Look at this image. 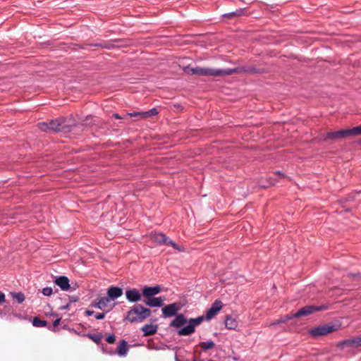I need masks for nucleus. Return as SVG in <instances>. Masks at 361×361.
I'll use <instances>...</instances> for the list:
<instances>
[{
    "instance_id": "nucleus-26",
    "label": "nucleus",
    "mask_w": 361,
    "mask_h": 361,
    "mask_svg": "<svg viewBox=\"0 0 361 361\" xmlns=\"http://www.w3.org/2000/svg\"><path fill=\"white\" fill-rule=\"evenodd\" d=\"M88 338L91 339L92 341H94L96 344L99 345L102 341V338L103 337V335L102 333H97V334H90L88 333L85 335Z\"/></svg>"
},
{
    "instance_id": "nucleus-29",
    "label": "nucleus",
    "mask_w": 361,
    "mask_h": 361,
    "mask_svg": "<svg viewBox=\"0 0 361 361\" xmlns=\"http://www.w3.org/2000/svg\"><path fill=\"white\" fill-rule=\"evenodd\" d=\"M11 295L13 299H16L18 304H21L25 301V295L22 292H11Z\"/></svg>"
},
{
    "instance_id": "nucleus-59",
    "label": "nucleus",
    "mask_w": 361,
    "mask_h": 361,
    "mask_svg": "<svg viewBox=\"0 0 361 361\" xmlns=\"http://www.w3.org/2000/svg\"><path fill=\"white\" fill-rule=\"evenodd\" d=\"M63 329H66V325H64V326H63Z\"/></svg>"
},
{
    "instance_id": "nucleus-43",
    "label": "nucleus",
    "mask_w": 361,
    "mask_h": 361,
    "mask_svg": "<svg viewBox=\"0 0 361 361\" xmlns=\"http://www.w3.org/2000/svg\"><path fill=\"white\" fill-rule=\"evenodd\" d=\"M63 45H67L68 47H69L71 50L73 51H76V47H74V46H69L70 44H66V43H64V42H61V43H59L58 45L55 46V47H61Z\"/></svg>"
},
{
    "instance_id": "nucleus-37",
    "label": "nucleus",
    "mask_w": 361,
    "mask_h": 361,
    "mask_svg": "<svg viewBox=\"0 0 361 361\" xmlns=\"http://www.w3.org/2000/svg\"><path fill=\"white\" fill-rule=\"evenodd\" d=\"M126 118H129L131 117L140 116V118H142V112L133 111L131 113H127V114H126Z\"/></svg>"
},
{
    "instance_id": "nucleus-52",
    "label": "nucleus",
    "mask_w": 361,
    "mask_h": 361,
    "mask_svg": "<svg viewBox=\"0 0 361 361\" xmlns=\"http://www.w3.org/2000/svg\"><path fill=\"white\" fill-rule=\"evenodd\" d=\"M355 143L357 145H361V139H358L357 140L355 141Z\"/></svg>"
},
{
    "instance_id": "nucleus-17",
    "label": "nucleus",
    "mask_w": 361,
    "mask_h": 361,
    "mask_svg": "<svg viewBox=\"0 0 361 361\" xmlns=\"http://www.w3.org/2000/svg\"><path fill=\"white\" fill-rule=\"evenodd\" d=\"M129 349V345L128 344V342L122 339L120 341L116 351H110L108 352L104 347H102V351L106 353H109L110 355H113L114 353H117L119 356H125L127 355L128 351Z\"/></svg>"
},
{
    "instance_id": "nucleus-21",
    "label": "nucleus",
    "mask_w": 361,
    "mask_h": 361,
    "mask_svg": "<svg viewBox=\"0 0 361 361\" xmlns=\"http://www.w3.org/2000/svg\"><path fill=\"white\" fill-rule=\"evenodd\" d=\"M247 15V10L246 8H239L235 11H232L230 13H226L222 15L223 18L230 20L233 18H237L243 16Z\"/></svg>"
},
{
    "instance_id": "nucleus-7",
    "label": "nucleus",
    "mask_w": 361,
    "mask_h": 361,
    "mask_svg": "<svg viewBox=\"0 0 361 361\" xmlns=\"http://www.w3.org/2000/svg\"><path fill=\"white\" fill-rule=\"evenodd\" d=\"M329 308V305L328 304H322L321 305H306L295 312L294 317L296 319L302 317H306L315 312L326 310Z\"/></svg>"
},
{
    "instance_id": "nucleus-8",
    "label": "nucleus",
    "mask_w": 361,
    "mask_h": 361,
    "mask_svg": "<svg viewBox=\"0 0 361 361\" xmlns=\"http://www.w3.org/2000/svg\"><path fill=\"white\" fill-rule=\"evenodd\" d=\"M152 239L160 245H171L178 251H183L184 250L183 247H180L178 244L170 240L168 237L166 236L165 234L162 233H154L152 236Z\"/></svg>"
},
{
    "instance_id": "nucleus-6",
    "label": "nucleus",
    "mask_w": 361,
    "mask_h": 361,
    "mask_svg": "<svg viewBox=\"0 0 361 361\" xmlns=\"http://www.w3.org/2000/svg\"><path fill=\"white\" fill-rule=\"evenodd\" d=\"M224 76L229 75L232 74H240L242 73H246L248 74H262L266 73L264 68H257L255 66H239L234 68H226L223 69Z\"/></svg>"
},
{
    "instance_id": "nucleus-55",
    "label": "nucleus",
    "mask_w": 361,
    "mask_h": 361,
    "mask_svg": "<svg viewBox=\"0 0 361 361\" xmlns=\"http://www.w3.org/2000/svg\"><path fill=\"white\" fill-rule=\"evenodd\" d=\"M89 121V116H87L85 120H84V121Z\"/></svg>"
},
{
    "instance_id": "nucleus-60",
    "label": "nucleus",
    "mask_w": 361,
    "mask_h": 361,
    "mask_svg": "<svg viewBox=\"0 0 361 361\" xmlns=\"http://www.w3.org/2000/svg\"><path fill=\"white\" fill-rule=\"evenodd\" d=\"M4 310H0V314H2Z\"/></svg>"
},
{
    "instance_id": "nucleus-45",
    "label": "nucleus",
    "mask_w": 361,
    "mask_h": 361,
    "mask_svg": "<svg viewBox=\"0 0 361 361\" xmlns=\"http://www.w3.org/2000/svg\"><path fill=\"white\" fill-rule=\"evenodd\" d=\"M51 45H52V43L50 41H47V42L41 43L39 46L41 48L43 49V48H46L48 46H51Z\"/></svg>"
},
{
    "instance_id": "nucleus-51",
    "label": "nucleus",
    "mask_w": 361,
    "mask_h": 361,
    "mask_svg": "<svg viewBox=\"0 0 361 361\" xmlns=\"http://www.w3.org/2000/svg\"><path fill=\"white\" fill-rule=\"evenodd\" d=\"M357 128H358L359 135H361V125L357 126Z\"/></svg>"
},
{
    "instance_id": "nucleus-28",
    "label": "nucleus",
    "mask_w": 361,
    "mask_h": 361,
    "mask_svg": "<svg viewBox=\"0 0 361 361\" xmlns=\"http://www.w3.org/2000/svg\"><path fill=\"white\" fill-rule=\"evenodd\" d=\"M199 346L203 351L206 352L214 348L215 347V343L212 341H203L200 343Z\"/></svg>"
},
{
    "instance_id": "nucleus-44",
    "label": "nucleus",
    "mask_w": 361,
    "mask_h": 361,
    "mask_svg": "<svg viewBox=\"0 0 361 361\" xmlns=\"http://www.w3.org/2000/svg\"><path fill=\"white\" fill-rule=\"evenodd\" d=\"M112 117L116 118V119H126L127 118L126 116V114H124L123 116H121L120 114H117V113H114L112 114Z\"/></svg>"
},
{
    "instance_id": "nucleus-38",
    "label": "nucleus",
    "mask_w": 361,
    "mask_h": 361,
    "mask_svg": "<svg viewBox=\"0 0 361 361\" xmlns=\"http://www.w3.org/2000/svg\"><path fill=\"white\" fill-rule=\"evenodd\" d=\"M61 320V317H58L56 318L54 322H53V328L51 329V331H56V328L58 327V326L60 324V322ZM49 329H51V326H49Z\"/></svg>"
},
{
    "instance_id": "nucleus-12",
    "label": "nucleus",
    "mask_w": 361,
    "mask_h": 361,
    "mask_svg": "<svg viewBox=\"0 0 361 361\" xmlns=\"http://www.w3.org/2000/svg\"><path fill=\"white\" fill-rule=\"evenodd\" d=\"M165 300V296L155 297L151 295L143 296L142 301L146 306L149 307H163Z\"/></svg>"
},
{
    "instance_id": "nucleus-42",
    "label": "nucleus",
    "mask_w": 361,
    "mask_h": 361,
    "mask_svg": "<svg viewBox=\"0 0 361 361\" xmlns=\"http://www.w3.org/2000/svg\"><path fill=\"white\" fill-rule=\"evenodd\" d=\"M105 315H106L105 312H98L94 314V317L96 319L102 320V319H104Z\"/></svg>"
},
{
    "instance_id": "nucleus-35",
    "label": "nucleus",
    "mask_w": 361,
    "mask_h": 361,
    "mask_svg": "<svg viewBox=\"0 0 361 361\" xmlns=\"http://www.w3.org/2000/svg\"><path fill=\"white\" fill-rule=\"evenodd\" d=\"M106 341L109 344H113L116 342V336L114 334H109L105 338Z\"/></svg>"
},
{
    "instance_id": "nucleus-15",
    "label": "nucleus",
    "mask_w": 361,
    "mask_h": 361,
    "mask_svg": "<svg viewBox=\"0 0 361 361\" xmlns=\"http://www.w3.org/2000/svg\"><path fill=\"white\" fill-rule=\"evenodd\" d=\"M223 303L220 300H216L212 305V306L206 311L204 316L206 321L211 320L214 317L217 313L221 310Z\"/></svg>"
},
{
    "instance_id": "nucleus-31",
    "label": "nucleus",
    "mask_w": 361,
    "mask_h": 361,
    "mask_svg": "<svg viewBox=\"0 0 361 361\" xmlns=\"http://www.w3.org/2000/svg\"><path fill=\"white\" fill-rule=\"evenodd\" d=\"M294 313L293 314H286L285 316L281 317L279 319L276 320L275 322L273 323L274 325L279 324L282 323H286L288 321L294 319Z\"/></svg>"
},
{
    "instance_id": "nucleus-11",
    "label": "nucleus",
    "mask_w": 361,
    "mask_h": 361,
    "mask_svg": "<svg viewBox=\"0 0 361 361\" xmlns=\"http://www.w3.org/2000/svg\"><path fill=\"white\" fill-rule=\"evenodd\" d=\"M125 295L129 302L137 304L138 302L142 300V297H143V288L141 289V291L135 288H128L125 292Z\"/></svg>"
},
{
    "instance_id": "nucleus-54",
    "label": "nucleus",
    "mask_w": 361,
    "mask_h": 361,
    "mask_svg": "<svg viewBox=\"0 0 361 361\" xmlns=\"http://www.w3.org/2000/svg\"><path fill=\"white\" fill-rule=\"evenodd\" d=\"M174 106H176V108L180 107V104H175Z\"/></svg>"
},
{
    "instance_id": "nucleus-39",
    "label": "nucleus",
    "mask_w": 361,
    "mask_h": 361,
    "mask_svg": "<svg viewBox=\"0 0 361 361\" xmlns=\"http://www.w3.org/2000/svg\"><path fill=\"white\" fill-rule=\"evenodd\" d=\"M271 185V182H269V181H266L265 183H264L263 181H260L259 183V186L262 188H269L270 186Z\"/></svg>"
},
{
    "instance_id": "nucleus-9",
    "label": "nucleus",
    "mask_w": 361,
    "mask_h": 361,
    "mask_svg": "<svg viewBox=\"0 0 361 361\" xmlns=\"http://www.w3.org/2000/svg\"><path fill=\"white\" fill-rule=\"evenodd\" d=\"M182 305L180 302H176L173 303H171L169 305H165L162 307V317L169 318L174 317L176 318V315H178L180 313L178 312L181 309Z\"/></svg>"
},
{
    "instance_id": "nucleus-3",
    "label": "nucleus",
    "mask_w": 361,
    "mask_h": 361,
    "mask_svg": "<svg viewBox=\"0 0 361 361\" xmlns=\"http://www.w3.org/2000/svg\"><path fill=\"white\" fill-rule=\"evenodd\" d=\"M341 322L338 320L331 321L309 329L308 334L313 338H318L338 331L341 329Z\"/></svg>"
},
{
    "instance_id": "nucleus-57",
    "label": "nucleus",
    "mask_w": 361,
    "mask_h": 361,
    "mask_svg": "<svg viewBox=\"0 0 361 361\" xmlns=\"http://www.w3.org/2000/svg\"><path fill=\"white\" fill-rule=\"evenodd\" d=\"M155 321H156V319H151V322H154Z\"/></svg>"
},
{
    "instance_id": "nucleus-53",
    "label": "nucleus",
    "mask_w": 361,
    "mask_h": 361,
    "mask_svg": "<svg viewBox=\"0 0 361 361\" xmlns=\"http://www.w3.org/2000/svg\"><path fill=\"white\" fill-rule=\"evenodd\" d=\"M276 173L280 175V176H283V177H284V174L281 173L280 171H277Z\"/></svg>"
},
{
    "instance_id": "nucleus-33",
    "label": "nucleus",
    "mask_w": 361,
    "mask_h": 361,
    "mask_svg": "<svg viewBox=\"0 0 361 361\" xmlns=\"http://www.w3.org/2000/svg\"><path fill=\"white\" fill-rule=\"evenodd\" d=\"M91 44H95V43H90V44H74V43H70V47L71 46H74V47H79L80 49H87V47H94V45H91Z\"/></svg>"
},
{
    "instance_id": "nucleus-56",
    "label": "nucleus",
    "mask_w": 361,
    "mask_h": 361,
    "mask_svg": "<svg viewBox=\"0 0 361 361\" xmlns=\"http://www.w3.org/2000/svg\"><path fill=\"white\" fill-rule=\"evenodd\" d=\"M214 335L215 336H217L219 335V334H218V333H214Z\"/></svg>"
},
{
    "instance_id": "nucleus-48",
    "label": "nucleus",
    "mask_w": 361,
    "mask_h": 361,
    "mask_svg": "<svg viewBox=\"0 0 361 361\" xmlns=\"http://www.w3.org/2000/svg\"><path fill=\"white\" fill-rule=\"evenodd\" d=\"M349 275L353 277H355V278L361 279V274L359 272L354 273V274H350Z\"/></svg>"
},
{
    "instance_id": "nucleus-5",
    "label": "nucleus",
    "mask_w": 361,
    "mask_h": 361,
    "mask_svg": "<svg viewBox=\"0 0 361 361\" xmlns=\"http://www.w3.org/2000/svg\"><path fill=\"white\" fill-rule=\"evenodd\" d=\"M59 133H67L72 130L73 127L77 126V123L73 116L69 117L59 116L56 118Z\"/></svg>"
},
{
    "instance_id": "nucleus-47",
    "label": "nucleus",
    "mask_w": 361,
    "mask_h": 361,
    "mask_svg": "<svg viewBox=\"0 0 361 361\" xmlns=\"http://www.w3.org/2000/svg\"><path fill=\"white\" fill-rule=\"evenodd\" d=\"M94 313V312L92 311V310H86L85 312V315L87 316V317H90V316L93 315Z\"/></svg>"
},
{
    "instance_id": "nucleus-25",
    "label": "nucleus",
    "mask_w": 361,
    "mask_h": 361,
    "mask_svg": "<svg viewBox=\"0 0 361 361\" xmlns=\"http://www.w3.org/2000/svg\"><path fill=\"white\" fill-rule=\"evenodd\" d=\"M109 301L106 300V297H102L100 298H98L97 300L92 302L90 307H95L99 310H104V308L107 305V303Z\"/></svg>"
},
{
    "instance_id": "nucleus-49",
    "label": "nucleus",
    "mask_w": 361,
    "mask_h": 361,
    "mask_svg": "<svg viewBox=\"0 0 361 361\" xmlns=\"http://www.w3.org/2000/svg\"><path fill=\"white\" fill-rule=\"evenodd\" d=\"M50 315H51V316H53V317H56V318H58V317H59V314H58L57 312H51L50 313Z\"/></svg>"
},
{
    "instance_id": "nucleus-30",
    "label": "nucleus",
    "mask_w": 361,
    "mask_h": 361,
    "mask_svg": "<svg viewBox=\"0 0 361 361\" xmlns=\"http://www.w3.org/2000/svg\"><path fill=\"white\" fill-rule=\"evenodd\" d=\"M159 114V111L157 108H152L149 111L142 112V118H150L156 116Z\"/></svg>"
},
{
    "instance_id": "nucleus-46",
    "label": "nucleus",
    "mask_w": 361,
    "mask_h": 361,
    "mask_svg": "<svg viewBox=\"0 0 361 361\" xmlns=\"http://www.w3.org/2000/svg\"><path fill=\"white\" fill-rule=\"evenodd\" d=\"M6 302V297L4 293L0 291V305Z\"/></svg>"
},
{
    "instance_id": "nucleus-20",
    "label": "nucleus",
    "mask_w": 361,
    "mask_h": 361,
    "mask_svg": "<svg viewBox=\"0 0 361 361\" xmlns=\"http://www.w3.org/2000/svg\"><path fill=\"white\" fill-rule=\"evenodd\" d=\"M158 330V325L151 324H147L141 328V331L143 332V336L148 337L154 336L157 334Z\"/></svg>"
},
{
    "instance_id": "nucleus-36",
    "label": "nucleus",
    "mask_w": 361,
    "mask_h": 361,
    "mask_svg": "<svg viewBox=\"0 0 361 361\" xmlns=\"http://www.w3.org/2000/svg\"><path fill=\"white\" fill-rule=\"evenodd\" d=\"M42 293L45 296H50L53 293V289L51 287H46L42 288Z\"/></svg>"
},
{
    "instance_id": "nucleus-50",
    "label": "nucleus",
    "mask_w": 361,
    "mask_h": 361,
    "mask_svg": "<svg viewBox=\"0 0 361 361\" xmlns=\"http://www.w3.org/2000/svg\"><path fill=\"white\" fill-rule=\"evenodd\" d=\"M342 207L344 209V211L346 212H350V210H351L350 208L345 207L343 204L342 205Z\"/></svg>"
},
{
    "instance_id": "nucleus-19",
    "label": "nucleus",
    "mask_w": 361,
    "mask_h": 361,
    "mask_svg": "<svg viewBox=\"0 0 361 361\" xmlns=\"http://www.w3.org/2000/svg\"><path fill=\"white\" fill-rule=\"evenodd\" d=\"M341 138H347L345 129L326 133L324 141H326L327 140H336Z\"/></svg>"
},
{
    "instance_id": "nucleus-18",
    "label": "nucleus",
    "mask_w": 361,
    "mask_h": 361,
    "mask_svg": "<svg viewBox=\"0 0 361 361\" xmlns=\"http://www.w3.org/2000/svg\"><path fill=\"white\" fill-rule=\"evenodd\" d=\"M69 279L66 276H56L54 283L62 290L67 291L71 289Z\"/></svg>"
},
{
    "instance_id": "nucleus-27",
    "label": "nucleus",
    "mask_w": 361,
    "mask_h": 361,
    "mask_svg": "<svg viewBox=\"0 0 361 361\" xmlns=\"http://www.w3.org/2000/svg\"><path fill=\"white\" fill-rule=\"evenodd\" d=\"M32 323L36 327H46L48 325V322L46 320L41 319L39 317H34Z\"/></svg>"
},
{
    "instance_id": "nucleus-1",
    "label": "nucleus",
    "mask_w": 361,
    "mask_h": 361,
    "mask_svg": "<svg viewBox=\"0 0 361 361\" xmlns=\"http://www.w3.org/2000/svg\"><path fill=\"white\" fill-rule=\"evenodd\" d=\"M204 320V315L188 319L183 313H180L170 322L169 326L176 329L178 336H186L194 334L195 327L200 325Z\"/></svg>"
},
{
    "instance_id": "nucleus-16",
    "label": "nucleus",
    "mask_w": 361,
    "mask_h": 361,
    "mask_svg": "<svg viewBox=\"0 0 361 361\" xmlns=\"http://www.w3.org/2000/svg\"><path fill=\"white\" fill-rule=\"evenodd\" d=\"M123 290L122 288L115 286H111L107 288L106 290V300L110 302L115 300L122 296Z\"/></svg>"
},
{
    "instance_id": "nucleus-10",
    "label": "nucleus",
    "mask_w": 361,
    "mask_h": 361,
    "mask_svg": "<svg viewBox=\"0 0 361 361\" xmlns=\"http://www.w3.org/2000/svg\"><path fill=\"white\" fill-rule=\"evenodd\" d=\"M80 298L77 295H68L64 294L63 297L57 299L56 304L59 305V310H68L72 302L79 301Z\"/></svg>"
},
{
    "instance_id": "nucleus-41",
    "label": "nucleus",
    "mask_w": 361,
    "mask_h": 361,
    "mask_svg": "<svg viewBox=\"0 0 361 361\" xmlns=\"http://www.w3.org/2000/svg\"><path fill=\"white\" fill-rule=\"evenodd\" d=\"M353 200H354L353 197H348L343 198V199L338 200V202L341 205H343V204H345V202H347L348 201H353Z\"/></svg>"
},
{
    "instance_id": "nucleus-13",
    "label": "nucleus",
    "mask_w": 361,
    "mask_h": 361,
    "mask_svg": "<svg viewBox=\"0 0 361 361\" xmlns=\"http://www.w3.org/2000/svg\"><path fill=\"white\" fill-rule=\"evenodd\" d=\"M336 346L343 350L345 348H357L361 346V336L353 337L343 340L336 344Z\"/></svg>"
},
{
    "instance_id": "nucleus-34",
    "label": "nucleus",
    "mask_w": 361,
    "mask_h": 361,
    "mask_svg": "<svg viewBox=\"0 0 361 361\" xmlns=\"http://www.w3.org/2000/svg\"><path fill=\"white\" fill-rule=\"evenodd\" d=\"M129 39H124V38H116V39H112L111 42L117 43L116 44H126V47L128 45Z\"/></svg>"
},
{
    "instance_id": "nucleus-4",
    "label": "nucleus",
    "mask_w": 361,
    "mask_h": 361,
    "mask_svg": "<svg viewBox=\"0 0 361 361\" xmlns=\"http://www.w3.org/2000/svg\"><path fill=\"white\" fill-rule=\"evenodd\" d=\"M184 73L189 75H197L201 76H214V77H223V69H214L210 68L195 67L192 68L190 65L183 67Z\"/></svg>"
},
{
    "instance_id": "nucleus-58",
    "label": "nucleus",
    "mask_w": 361,
    "mask_h": 361,
    "mask_svg": "<svg viewBox=\"0 0 361 361\" xmlns=\"http://www.w3.org/2000/svg\"><path fill=\"white\" fill-rule=\"evenodd\" d=\"M63 301H64V300H62V302H61L62 303H61V304H62V305H66V304H65V302H63Z\"/></svg>"
},
{
    "instance_id": "nucleus-24",
    "label": "nucleus",
    "mask_w": 361,
    "mask_h": 361,
    "mask_svg": "<svg viewBox=\"0 0 361 361\" xmlns=\"http://www.w3.org/2000/svg\"><path fill=\"white\" fill-rule=\"evenodd\" d=\"M225 326L229 330H236L238 326V322L234 318H233L230 314H228L225 317Z\"/></svg>"
},
{
    "instance_id": "nucleus-40",
    "label": "nucleus",
    "mask_w": 361,
    "mask_h": 361,
    "mask_svg": "<svg viewBox=\"0 0 361 361\" xmlns=\"http://www.w3.org/2000/svg\"><path fill=\"white\" fill-rule=\"evenodd\" d=\"M4 310V313L5 314H10L11 312H13V307H12V306H11V305H6L4 306V310Z\"/></svg>"
},
{
    "instance_id": "nucleus-22",
    "label": "nucleus",
    "mask_w": 361,
    "mask_h": 361,
    "mask_svg": "<svg viewBox=\"0 0 361 361\" xmlns=\"http://www.w3.org/2000/svg\"><path fill=\"white\" fill-rule=\"evenodd\" d=\"M161 291V288L159 285H155L154 286H144L143 287V296L152 295L155 296Z\"/></svg>"
},
{
    "instance_id": "nucleus-2",
    "label": "nucleus",
    "mask_w": 361,
    "mask_h": 361,
    "mask_svg": "<svg viewBox=\"0 0 361 361\" xmlns=\"http://www.w3.org/2000/svg\"><path fill=\"white\" fill-rule=\"evenodd\" d=\"M152 310L141 304H135L126 313L124 319L130 323L142 322L152 314Z\"/></svg>"
},
{
    "instance_id": "nucleus-32",
    "label": "nucleus",
    "mask_w": 361,
    "mask_h": 361,
    "mask_svg": "<svg viewBox=\"0 0 361 361\" xmlns=\"http://www.w3.org/2000/svg\"><path fill=\"white\" fill-rule=\"evenodd\" d=\"M347 137H356L359 135L358 128L355 126L352 128H345Z\"/></svg>"
},
{
    "instance_id": "nucleus-23",
    "label": "nucleus",
    "mask_w": 361,
    "mask_h": 361,
    "mask_svg": "<svg viewBox=\"0 0 361 361\" xmlns=\"http://www.w3.org/2000/svg\"><path fill=\"white\" fill-rule=\"evenodd\" d=\"M93 45H94V47L104 48V49H117V48H121V47H126V44H113L112 42H111V41L109 42H104V41H101L99 43H95V44H93Z\"/></svg>"
},
{
    "instance_id": "nucleus-14",
    "label": "nucleus",
    "mask_w": 361,
    "mask_h": 361,
    "mask_svg": "<svg viewBox=\"0 0 361 361\" xmlns=\"http://www.w3.org/2000/svg\"><path fill=\"white\" fill-rule=\"evenodd\" d=\"M56 126H58L56 119L37 123V127L40 130L49 133H58V130Z\"/></svg>"
}]
</instances>
